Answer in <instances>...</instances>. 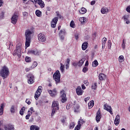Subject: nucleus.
<instances>
[{"mask_svg": "<svg viewBox=\"0 0 130 130\" xmlns=\"http://www.w3.org/2000/svg\"><path fill=\"white\" fill-rule=\"evenodd\" d=\"M9 74H10L9 68L6 66H3L0 71V76L3 78L4 80H5V79L8 78Z\"/></svg>", "mask_w": 130, "mask_h": 130, "instance_id": "nucleus-1", "label": "nucleus"}, {"mask_svg": "<svg viewBox=\"0 0 130 130\" xmlns=\"http://www.w3.org/2000/svg\"><path fill=\"white\" fill-rule=\"evenodd\" d=\"M22 44L19 43L16 45V49L13 51V56H16L17 55L18 57H21V54L22 53Z\"/></svg>", "mask_w": 130, "mask_h": 130, "instance_id": "nucleus-2", "label": "nucleus"}, {"mask_svg": "<svg viewBox=\"0 0 130 130\" xmlns=\"http://www.w3.org/2000/svg\"><path fill=\"white\" fill-rule=\"evenodd\" d=\"M59 109V106H58V101H54L52 104V113L51 116H53L54 115V113L56 112L57 110Z\"/></svg>", "mask_w": 130, "mask_h": 130, "instance_id": "nucleus-3", "label": "nucleus"}, {"mask_svg": "<svg viewBox=\"0 0 130 130\" xmlns=\"http://www.w3.org/2000/svg\"><path fill=\"white\" fill-rule=\"evenodd\" d=\"M53 78L56 82V84L60 82V73L59 71L57 70L53 74Z\"/></svg>", "mask_w": 130, "mask_h": 130, "instance_id": "nucleus-4", "label": "nucleus"}, {"mask_svg": "<svg viewBox=\"0 0 130 130\" xmlns=\"http://www.w3.org/2000/svg\"><path fill=\"white\" fill-rule=\"evenodd\" d=\"M27 79V82L28 84H33L35 80V77L31 73H29L27 74L26 76Z\"/></svg>", "mask_w": 130, "mask_h": 130, "instance_id": "nucleus-5", "label": "nucleus"}, {"mask_svg": "<svg viewBox=\"0 0 130 130\" xmlns=\"http://www.w3.org/2000/svg\"><path fill=\"white\" fill-rule=\"evenodd\" d=\"M38 40L40 42L43 43L46 42V36L42 33H40L38 35Z\"/></svg>", "mask_w": 130, "mask_h": 130, "instance_id": "nucleus-6", "label": "nucleus"}, {"mask_svg": "<svg viewBox=\"0 0 130 130\" xmlns=\"http://www.w3.org/2000/svg\"><path fill=\"white\" fill-rule=\"evenodd\" d=\"M42 92V86H39L35 94V98L36 100H38V98H39L40 95L41 94Z\"/></svg>", "mask_w": 130, "mask_h": 130, "instance_id": "nucleus-7", "label": "nucleus"}, {"mask_svg": "<svg viewBox=\"0 0 130 130\" xmlns=\"http://www.w3.org/2000/svg\"><path fill=\"white\" fill-rule=\"evenodd\" d=\"M18 18L19 15H18L17 13H14L11 18V22L12 23V24H13L14 25L17 24V20H18Z\"/></svg>", "mask_w": 130, "mask_h": 130, "instance_id": "nucleus-8", "label": "nucleus"}, {"mask_svg": "<svg viewBox=\"0 0 130 130\" xmlns=\"http://www.w3.org/2000/svg\"><path fill=\"white\" fill-rule=\"evenodd\" d=\"M60 94V98L61 99V102H62V103H65V102L68 101V99L67 98V95L66 94V93L63 92V90L61 91Z\"/></svg>", "mask_w": 130, "mask_h": 130, "instance_id": "nucleus-9", "label": "nucleus"}, {"mask_svg": "<svg viewBox=\"0 0 130 130\" xmlns=\"http://www.w3.org/2000/svg\"><path fill=\"white\" fill-rule=\"evenodd\" d=\"M58 21V17H54V18H53L51 22V26L52 28H55V27H56V24H57Z\"/></svg>", "mask_w": 130, "mask_h": 130, "instance_id": "nucleus-10", "label": "nucleus"}, {"mask_svg": "<svg viewBox=\"0 0 130 130\" xmlns=\"http://www.w3.org/2000/svg\"><path fill=\"white\" fill-rule=\"evenodd\" d=\"M102 117V115H101V112L100 109H99L96 112V122L99 123L100 122V119H101V118Z\"/></svg>", "mask_w": 130, "mask_h": 130, "instance_id": "nucleus-11", "label": "nucleus"}, {"mask_svg": "<svg viewBox=\"0 0 130 130\" xmlns=\"http://www.w3.org/2000/svg\"><path fill=\"white\" fill-rule=\"evenodd\" d=\"M32 34V31L30 29H27L26 30L25 32V39H31V35Z\"/></svg>", "mask_w": 130, "mask_h": 130, "instance_id": "nucleus-12", "label": "nucleus"}, {"mask_svg": "<svg viewBox=\"0 0 130 130\" xmlns=\"http://www.w3.org/2000/svg\"><path fill=\"white\" fill-rule=\"evenodd\" d=\"M76 93L78 96H81L83 95V93H84V91L82 90V88L81 86H78L76 89Z\"/></svg>", "mask_w": 130, "mask_h": 130, "instance_id": "nucleus-13", "label": "nucleus"}, {"mask_svg": "<svg viewBox=\"0 0 130 130\" xmlns=\"http://www.w3.org/2000/svg\"><path fill=\"white\" fill-rule=\"evenodd\" d=\"M104 109L105 110H107V111H108L110 114H113V113L112 112V109L111 108V106H109L107 105V104H105L104 105Z\"/></svg>", "mask_w": 130, "mask_h": 130, "instance_id": "nucleus-14", "label": "nucleus"}, {"mask_svg": "<svg viewBox=\"0 0 130 130\" xmlns=\"http://www.w3.org/2000/svg\"><path fill=\"white\" fill-rule=\"evenodd\" d=\"M48 92L49 94H50L51 96H52V97L55 96V95H56V93H57L56 88H54L52 90L50 89H48Z\"/></svg>", "mask_w": 130, "mask_h": 130, "instance_id": "nucleus-15", "label": "nucleus"}, {"mask_svg": "<svg viewBox=\"0 0 130 130\" xmlns=\"http://www.w3.org/2000/svg\"><path fill=\"white\" fill-rule=\"evenodd\" d=\"M120 122V116H119V115H117L115 118L114 124H115L116 125H118Z\"/></svg>", "mask_w": 130, "mask_h": 130, "instance_id": "nucleus-16", "label": "nucleus"}, {"mask_svg": "<svg viewBox=\"0 0 130 130\" xmlns=\"http://www.w3.org/2000/svg\"><path fill=\"white\" fill-rule=\"evenodd\" d=\"M101 12L102 14H107L110 12V10L108 9V8L105 7V8H102L101 9Z\"/></svg>", "mask_w": 130, "mask_h": 130, "instance_id": "nucleus-17", "label": "nucleus"}, {"mask_svg": "<svg viewBox=\"0 0 130 130\" xmlns=\"http://www.w3.org/2000/svg\"><path fill=\"white\" fill-rule=\"evenodd\" d=\"M5 130H14L15 127L13 125H8V126H5L4 127Z\"/></svg>", "mask_w": 130, "mask_h": 130, "instance_id": "nucleus-18", "label": "nucleus"}, {"mask_svg": "<svg viewBox=\"0 0 130 130\" xmlns=\"http://www.w3.org/2000/svg\"><path fill=\"white\" fill-rule=\"evenodd\" d=\"M99 79L100 81H103L106 79V76L104 74L101 73L99 76Z\"/></svg>", "mask_w": 130, "mask_h": 130, "instance_id": "nucleus-19", "label": "nucleus"}, {"mask_svg": "<svg viewBox=\"0 0 130 130\" xmlns=\"http://www.w3.org/2000/svg\"><path fill=\"white\" fill-rule=\"evenodd\" d=\"M25 47L27 48V47H29L30 46V43H31V39H25Z\"/></svg>", "mask_w": 130, "mask_h": 130, "instance_id": "nucleus-20", "label": "nucleus"}, {"mask_svg": "<svg viewBox=\"0 0 130 130\" xmlns=\"http://www.w3.org/2000/svg\"><path fill=\"white\" fill-rule=\"evenodd\" d=\"M88 47V43L85 42L83 43L82 45V50H86Z\"/></svg>", "mask_w": 130, "mask_h": 130, "instance_id": "nucleus-21", "label": "nucleus"}, {"mask_svg": "<svg viewBox=\"0 0 130 130\" xmlns=\"http://www.w3.org/2000/svg\"><path fill=\"white\" fill-rule=\"evenodd\" d=\"M5 108V104L3 103L1 105L0 108V115L4 114V109Z\"/></svg>", "mask_w": 130, "mask_h": 130, "instance_id": "nucleus-22", "label": "nucleus"}, {"mask_svg": "<svg viewBox=\"0 0 130 130\" xmlns=\"http://www.w3.org/2000/svg\"><path fill=\"white\" fill-rule=\"evenodd\" d=\"M102 48L104 49L105 48V44L106 43V41H107V39L106 38H104L102 39Z\"/></svg>", "mask_w": 130, "mask_h": 130, "instance_id": "nucleus-23", "label": "nucleus"}, {"mask_svg": "<svg viewBox=\"0 0 130 130\" xmlns=\"http://www.w3.org/2000/svg\"><path fill=\"white\" fill-rule=\"evenodd\" d=\"M80 14L81 15H84V14H86L87 13V9L86 8L82 7L81 9L79 11Z\"/></svg>", "mask_w": 130, "mask_h": 130, "instance_id": "nucleus-24", "label": "nucleus"}, {"mask_svg": "<svg viewBox=\"0 0 130 130\" xmlns=\"http://www.w3.org/2000/svg\"><path fill=\"white\" fill-rule=\"evenodd\" d=\"M37 3L41 7L44 8V2L42 0H38V2Z\"/></svg>", "mask_w": 130, "mask_h": 130, "instance_id": "nucleus-25", "label": "nucleus"}, {"mask_svg": "<svg viewBox=\"0 0 130 130\" xmlns=\"http://www.w3.org/2000/svg\"><path fill=\"white\" fill-rule=\"evenodd\" d=\"M36 15L37 16V17H40L42 15V12H41V11H40L39 10H37L36 11Z\"/></svg>", "mask_w": 130, "mask_h": 130, "instance_id": "nucleus-26", "label": "nucleus"}, {"mask_svg": "<svg viewBox=\"0 0 130 130\" xmlns=\"http://www.w3.org/2000/svg\"><path fill=\"white\" fill-rule=\"evenodd\" d=\"M84 61H85L84 58L81 59L78 63V67H82V66H83V63H84Z\"/></svg>", "mask_w": 130, "mask_h": 130, "instance_id": "nucleus-27", "label": "nucleus"}, {"mask_svg": "<svg viewBox=\"0 0 130 130\" xmlns=\"http://www.w3.org/2000/svg\"><path fill=\"white\" fill-rule=\"evenodd\" d=\"M32 112L30 111H28L27 112V115H26L25 116V119H29V118H30V116L32 115Z\"/></svg>", "mask_w": 130, "mask_h": 130, "instance_id": "nucleus-28", "label": "nucleus"}, {"mask_svg": "<svg viewBox=\"0 0 130 130\" xmlns=\"http://www.w3.org/2000/svg\"><path fill=\"white\" fill-rule=\"evenodd\" d=\"M30 130H39V127L37 125H31L30 127Z\"/></svg>", "mask_w": 130, "mask_h": 130, "instance_id": "nucleus-29", "label": "nucleus"}, {"mask_svg": "<svg viewBox=\"0 0 130 130\" xmlns=\"http://www.w3.org/2000/svg\"><path fill=\"white\" fill-rule=\"evenodd\" d=\"M94 106V101H91L89 103H88V107L89 109H91L92 107Z\"/></svg>", "mask_w": 130, "mask_h": 130, "instance_id": "nucleus-30", "label": "nucleus"}, {"mask_svg": "<svg viewBox=\"0 0 130 130\" xmlns=\"http://www.w3.org/2000/svg\"><path fill=\"white\" fill-rule=\"evenodd\" d=\"M67 116H63V118H62L60 120L61 122H62V123L63 124H64V123H66V122H67Z\"/></svg>", "mask_w": 130, "mask_h": 130, "instance_id": "nucleus-31", "label": "nucleus"}, {"mask_svg": "<svg viewBox=\"0 0 130 130\" xmlns=\"http://www.w3.org/2000/svg\"><path fill=\"white\" fill-rule=\"evenodd\" d=\"M98 64V61H97V60H95L92 62V66L93 68H96V67H97Z\"/></svg>", "mask_w": 130, "mask_h": 130, "instance_id": "nucleus-32", "label": "nucleus"}, {"mask_svg": "<svg viewBox=\"0 0 130 130\" xmlns=\"http://www.w3.org/2000/svg\"><path fill=\"white\" fill-rule=\"evenodd\" d=\"M66 30L64 29H61L59 33V35H62V36H66Z\"/></svg>", "mask_w": 130, "mask_h": 130, "instance_id": "nucleus-33", "label": "nucleus"}, {"mask_svg": "<svg viewBox=\"0 0 130 130\" xmlns=\"http://www.w3.org/2000/svg\"><path fill=\"white\" fill-rule=\"evenodd\" d=\"M60 69L61 73H63V72H64V64H62V63H60Z\"/></svg>", "mask_w": 130, "mask_h": 130, "instance_id": "nucleus-34", "label": "nucleus"}, {"mask_svg": "<svg viewBox=\"0 0 130 130\" xmlns=\"http://www.w3.org/2000/svg\"><path fill=\"white\" fill-rule=\"evenodd\" d=\"M81 129V124L80 123V121L78 122V125L75 127V130Z\"/></svg>", "mask_w": 130, "mask_h": 130, "instance_id": "nucleus-35", "label": "nucleus"}, {"mask_svg": "<svg viewBox=\"0 0 130 130\" xmlns=\"http://www.w3.org/2000/svg\"><path fill=\"white\" fill-rule=\"evenodd\" d=\"M126 42H125V41L124 40V39H123L122 40V43L121 44V47L122 48V49L124 50L125 49V44H126Z\"/></svg>", "mask_w": 130, "mask_h": 130, "instance_id": "nucleus-36", "label": "nucleus"}, {"mask_svg": "<svg viewBox=\"0 0 130 130\" xmlns=\"http://www.w3.org/2000/svg\"><path fill=\"white\" fill-rule=\"evenodd\" d=\"M79 21H80V22H81V24H84L85 21H86V18L81 17L79 18Z\"/></svg>", "mask_w": 130, "mask_h": 130, "instance_id": "nucleus-37", "label": "nucleus"}, {"mask_svg": "<svg viewBox=\"0 0 130 130\" xmlns=\"http://www.w3.org/2000/svg\"><path fill=\"white\" fill-rule=\"evenodd\" d=\"M97 88V83L95 82L94 83H92L91 85V89H93V90H96Z\"/></svg>", "mask_w": 130, "mask_h": 130, "instance_id": "nucleus-38", "label": "nucleus"}, {"mask_svg": "<svg viewBox=\"0 0 130 130\" xmlns=\"http://www.w3.org/2000/svg\"><path fill=\"white\" fill-rule=\"evenodd\" d=\"M25 111V107H23L21 110L19 111V114H20V115H24V112Z\"/></svg>", "mask_w": 130, "mask_h": 130, "instance_id": "nucleus-39", "label": "nucleus"}, {"mask_svg": "<svg viewBox=\"0 0 130 130\" xmlns=\"http://www.w3.org/2000/svg\"><path fill=\"white\" fill-rule=\"evenodd\" d=\"M111 45H112V43H111V40H109L108 41V47L109 49L111 48Z\"/></svg>", "mask_w": 130, "mask_h": 130, "instance_id": "nucleus-40", "label": "nucleus"}, {"mask_svg": "<svg viewBox=\"0 0 130 130\" xmlns=\"http://www.w3.org/2000/svg\"><path fill=\"white\" fill-rule=\"evenodd\" d=\"M56 18H58L59 19H62V17L61 16V15H60V14H59V12L58 11H56Z\"/></svg>", "mask_w": 130, "mask_h": 130, "instance_id": "nucleus-41", "label": "nucleus"}, {"mask_svg": "<svg viewBox=\"0 0 130 130\" xmlns=\"http://www.w3.org/2000/svg\"><path fill=\"white\" fill-rule=\"evenodd\" d=\"M124 57H123V56L122 55H120L119 57V62H122V61H124Z\"/></svg>", "mask_w": 130, "mask_h": 130, "instance_id": "nucleus-42", "label": "nucleus"}, {"mask_svg": "<svg viewBox=\"0 0 130 130\" xmlns=\"http://www.w3.org/2000/svg\"><path fill=\"white\" fill-rule=\"evenodd\" d=\"M10 111L11 113H15V105H12L11 106Z\"/></svg>", "mask_w": 130, "mask_h": 130, "instance_id": "nucleus-43", "label": "nucleus"}, {"mask_svg": "<svg viewBox=\"0 0 130 130\" xmlns=\"http://www.w3.org/2000/svg\"><path fill=\"white\" fill-rule=\"evenodd\" d=\"M74 127H75V122H72L70 125V129H72V128H74Z\"/></svg>", "mask_w": 130, "mask_h": 130, "instance_id": "nucleus-44", "label": "nucleus"}, {"mask_svg": "<svg viewBox=\"0 0 130 130\" xmlns=\"http://www.w3.org/2000/svg\"><path fill=\"white\" fill-rule=\"evenodd\" d=\"M74 108H75V110H74L75 112H79L80 106L77 105L76 107H75Z\"/></svg>", "mask_w": 130, "mask_h": 130, "instance_id": "nucleus-45", "label": "nucleus"}, {"mask_svg": "<svg viewBox=\"0 0 130 130\" xmlns=\"http://www.w3.org/2000/svg\"><path fill=\"white\" fill-rule=\"evenodd\" d=\"M25 60L26 62H31V58L30 57H26Z\"/></svg>", "mask_w": 130, "mask_h": 130, "instance_id": "nucleus-46", "label": "nucleus"}, {"mask_svg": "<svg viewBox=\"0 0 130 130\" xmlns=\"http://www.w3.org/2000/svg\"><path fill=\"white\" fill-rule=\"evenodd\" d=\"M38 64V63H37V62L36 61H34L32 63V66H31V67L32 68H36L37 67V65Z\"/></svg>", "mask_w": 130, "mask_h": 130, "instance_id": "nucleus-47", "label": "nucleus"}, {"mask_svg": "<svg viewBox=\"0 0 130 130\" xmlns=\"http://www.w3.org/2000/svg\"><path fill=\"white\" fill-rule=\"evenodd\" d=\"M70 26L72 28H74L75 27V22H74V21H71V23H70Z\"/></svg>", "mask_w": 130, "mask_h": 130, "instance_id": "nucleus-48", "label": "nucleus"}, {"mask_svg": "<svg viewBox=\"0 0 130 130\" xmlns=\"http://www.w3.org/2000/svg\"><path fill=\"white\" fill-rule=\"evenodd\" d=\"M4 16H5V12H2L0 14V20H1V19H4Z\"/></svg>", "mask_w": 130, "mask_h": 130, "instance_id": "nucleus-49", "label": "nucleus"}, {"mask_svg": "<svg viewBox=\"0 0 130 130\" xmlns=\"http://www.w3.org/2000/svg\"><path fill=\"white\" fill-rule=\"evenodd\" d=\"M83 73H87L88 72V68L87 67H84L82 70Z\"/></svg>", "mask_w": 130, "mask_h": 130, "instance_id": "nucleus-50", "label": "nucleus"}, {"mask_svg": "<svg viewBox=\"0 0 130 130\" xmlns=\"http://www.w3.org/2000/svg\"><path fill=\"white\" fill-rule=\"evenodd\" d=\"M123 18L124 21H127L128 20V15H124Z\"/></svg>", "mask_w": 130, "mask_h": 130, "instance_id": "nucleus-51", "label": "nucleus"}, {"mask_svg": "<svg viewBox=\"0 0 130 130\" xmlns=\"http://www.w3.org/2000/svg\"><path fill=\"white\" fill-rule=\"evenodd\" d=\"M26 103L28 104V105H30L31 104V102H30V99H27L25 101Z\"/></svg>", "mask_w": 130, "mask_h": 130, "instance_id": "nucleus-52", "label": "nucleus"}, {"mask_svg": "<svg viewBox=\"0 0 130 130\" xmlns=\"http://www.w3.org/2000/svg\"><path fill=\"white\" fill-rule=\"evenodd\" d=\"M34 54H35V55H39V51H38L37 50H35L34 51Z\"/></svg>", "mask_w": 130, "mask_h": 130, "instance_id": "nucleus-53", "label": "nucleus"}, {"mask_svg": "<svg viewBox=\"0 0 130 130\" xmlns=\"http://www.w3.org/2000/svg\"><path fill=\"white\" fill-rule=\"evenodd\" d=\"M59 38L60 40H64V36H62L61 35H59Z\"/></svg>", "mask_w": 130, "mask_h": 130, "instance_id": "nucleus-54", "label": "nucleus"}, {"mask_svg": "<svg viewBox=\"0 0 130 130\" xmlns=\"http://www.w3.org/2000/svg\"><path fill=\"white\" fill-rule=\"evenodd\" d=\"M34 50H29L28 51V53H29V54H34Z\"/></svg>", "mask_w": 130, "mask_h": 130, "instance_id": "nucleus-55", "label": "nucleus"}, {"mask_svg": "<svg viewBox=\"0 0 130 130\" xmlns=\"http://www.w3.org/2000/svg\"><path fill=\"white\" fill-rule=\"evenodd\" d=\"M23 17H28V13L27 12H24L23 13Z\"/></svg>", "mask_w": 130, "mask_h": 130, "instance_id": "nucleus-56", "label": "nucleus"}, {"mask_svg": "<svg viewBox=\"0 0 130 130\" xmlns=\"http://www.w3.org/2000/svg\"><path fill=\"white\" fill-rule=\"evenodd\" d=\"M126 11L127 12V13H130V6H128L126 8Z\"/></svg>", "mask_w": 130, "mask_h": 130, "instance_id": "nucleus-57", "label": "nucleus"}, {"mask_svg": "<svg viewBox=\"0 0 130 130\" xmlns=\"http://www.w3.org/2000/svg\"><path fill=\"white\" fill-rule=\"evenodd\" d=\"M30 2H32L34 4H37L38 0H30Z\"/></svg>", "mask_w": 130, "mask_h": 130, "instance_id": "nucleus-58", "label": "nucleus"}, {"mask_svg": "<svg viewBox=\"0 0 130 130\" xmlns=\"http://www.w3.org/2000/svg\"><path fill=\"white\" fill-rule=\"evenodd\" d=\"M83 83L86 85V86H88V85H89V82L88 81H84Z\"/></svg>", "mask_w": 130, "mask_h": 130, "instance_id": "nucleus-59", "label": "nucleus"}, {"mask_svg": "<svg viewBox=\"0 0 130 130\" xmlns=\"http://www.w3.org/2000/svg\"><path fill=\"white\" fill-rule=\"evenodd\" d=\"M89 100H90V96L85 98L84 99L85 102H87V101H88Z\"/></svg>", "mask_w": 130, "mask_h": 130, "instance_id": "nucleus-60", "label": "nucleus"}, {"mask_svg": "<svg viewBox=\"0 0 130 130\" xmlns=\"http://www.w3.org/2000/svg\"><path fill=\"white\" fill-rule=\"evenodd\" d=\"M94 4H96V2L95 1H91L90 3V5L91 6H94Z\"/></svg>", "mask_w": 130, "mask_h": 130, "instance_id": "nucleus-61", "label": "nucleus"}, {"mask_svg": "<svg viewBox=\"0 0 130 130\" xmlns=\"http://www.w3.org/2000/svg\"><path fill=\"white\" fill-rule=\"evenodd\" d=\"M70 61H71V60L70 59V58H68L66 62V64H70Z\"/></svg>", "mask_w": 130, "mask_h": 130, "instance_id": "nucleus-62", "label": "nucleus"}, {"mask_svg": "<svg viewBox=\"0 0 130 130\" xmlns=\"http://www.w3.org/2000/svg\"><path fill=\"white\" fill-rule=\"evenodd\" d=\"M72 64L73 67H77V66H78V64L76 62H74Z\"/></svg>", "mask_w": 130, "mask_h": 130, "instance_id": "nucleus-63", "label": "nucleus"}, {"mask_svg": "<svg viewBox=\"0 0 130 130\" xmlns=\"http://www.w3.org/2000/svg\"><path fill=\"white\" fill-rule=\"evenodd\" d=\"M25 71L26 72H29V71H31V68H26Z\"/></svg>", "mask_w": 130, "mask_h": 130, "instance_id": "nucleus-64", "label": "nucleus"}]
</instances>
